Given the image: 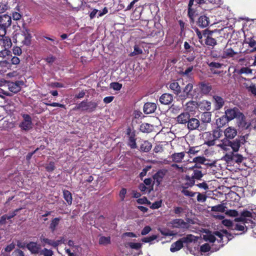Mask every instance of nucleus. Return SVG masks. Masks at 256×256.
Masks as SVG:
<instances>
[{
	"mask_svg": "<svg viewBox=\"0 0 256 256\" xmlns=\"http://www.w3.org/2000/svg\"><path fill=\"white\" fill-rule=\"evenodd\" d=\"M210 247L208 244L206 243L200 246V250L202 252H206L210 250Z\"/></svg>",
	"mask_w": 256,
	"mask_h": 256,
	"instance_id": "58",
	"label": "nucleus"
},
{
	"mask_svg": "<svg viewBox=\"0 0 256 256\" xmlns=\"http://www.w3.org/2000/svg\"><path fill=\"white\" fill-rule=\"evenodd\" d=\"M158 238V236L156 235H152V236L144 238L142 239V241L144 242H150L152 241L156 240Z\"/></svg>",
	"mask_w": 256,
	"mask_h": 256,
	"instance_id": "54",
	"label": "nucleus"
},
{
	"mask_svg": "<svg viewBox=\"0 0 256 256\" xmlns=\"http://www.w3.org/2000/svg\"><path fill=\"white\" fill-rule=\"evenodd\" d=\"M206 159L204 156H197L194 158V162L196 164H204Z\"/></svg>",
	"mask_w": 256,
	"mask_h": 256,
	"instance_id": "55",
	"label": "nucleus"
},
{
	"mask_svg": "<svg viewBox=\"0 0 256 256\" xmlns=\"http://www.w3.org/2000/svg\"><path fill=\"white\" fill-rule=\"evenodd\" d=\"M184 180L186 182H188L189 184V186H194L195 184V180L190 175H186L184 176Z\"/></svg>",
	"mask_w": 256,
	"mask_h": 256,
	"instance_id": "47",
	"label": "nucleus"
},
{
	"mask_svg": "<svg viewBox=\"0 0 256 256\" xmlns=\"http://www.w3.org/2000/svg\"><path fill=\"white\" fill-rule=\"evenodd\" d=\"M225 138L224 140H232L237 135L238 132L236 128L232 126H228L224 132Z\"/></svg>",
	"mask_w": 256,
	"mask_h": 256,
	"instance_id": "13",
	"label": "nucleus"
},
{
	"mask_svg": "<svg viewBox=\"0 0 256 256\" xmlns=\"http://www.w3.org/2000/svg\"><path fill=\"white\" fill-rule=\"evenodd\" d=\"M170 88L173 91V92L176 94L178 95L181 93V88L178 83L176 82H174L170 84Z\"/></svg>",
	"mask_w": 256,
	"mask_h": 256,
	"instance_id": "32",
	"label": "nucleus"
},
{
	"mask_svg": "<svg viewBox=\"0 0 256 256\" xmlns=\"http://www.w3.org/2000/svg\"><path fill=\"white\" fill-rule=\"evenodd\" d=\"M111 242L110 237V236H102L99 238L98 243L100 245H107L110 244Z\"/></svg>",
	"mask_w": 256,
	"mask_h": 256,
	"instance_id": "44",
	"label": "nucleus"
},
{
	"mask_svg": "<svg viewBox=\"0 0 256 256\" xmlns=\"http://www.w3.org/2000/svg\"><path fill=\"white\" fill-rule=\"evenodd\" d=\"M98 106V102L84 100L78 104L74 108V110H82L88 112H92L96 110Z\"/></svg>",
	"mask_w": 256,
	"mask_h": 256,
	"instance_id": "5",
	"label": "nucleus"
},
{
	"mask_svg": "<svg viewBox=\"0 0 256 256\" xmlns=\"http://www.w3.org/2000/svg\"><path fill=\"white\" fill-rule=\"evenodd\" d=\"M191 176L195 180H200L203 176L202 171L198 169H194Z\"/></svg>",
	"mask_w": 256,
	"mask_h": 256,
	"instance_id": "42",
	"label": "nucleus"
},
{
	"mask_svg": "<svg viewBox=\"0 0 256 256\" xmlns=\"http://www.w3.org/2000/svg\"><path fill=\"white\" fill-rule=\"evenodd\" d=\"M225 114L230 121L236 118L238 120V125L240 127L248 128L249 124H248L246 120L244 115L240 112L239 109L236 107L232 108H228L225 110Z\"/></svg>",
	"mask_w": 256,
	"mask_h": 256,
	"instance_id": "1",
	"label": "nucleus"
},
{
	"mask_svg": "<svg viewBox=\"0 0 256 256\" xmlns=\"http://www.w3.org/2000/svg\"><path fill=\"white\" fill-rule=\"evenodd\" d=\"M212 98L214 100L215 110H219L222 108L224 104V98L217 95H214Z\"/></svg>",
	"mask_w": 256,
	"mask_h": 256,
	"instance_id": "21",
	"label": "nucleus"
},
{
	"mask_svg": "<svg viewBox=\"0 0 256 256\" xmlns=\"http://www.w3.org/2000/svg\"><path fill=\"white\" fill-rule=\"evenodd\" d=\"M226 207L224 204H219L212 207L211 210L212 212H224L225 211Z\"/></svg>",
	"mask_w": 256,
	"mask_h": 256,
	"instance_id": "45",
	"label": "nucleus"
},
{
	"mask_svg": "<svg viewBox=\"0 0 256 256\" xmlns=\"http://www.w3.org/2000/svg\"><path fill=\"white\" fill-rule=\"evenodd\" d=\"M23 120L19 124L18 127L24 131L28 132L32 128V118L26 114H22Z\"/></svg>",
	"mask_w": 256,
	"mask_h": 256,
	"instance_id": "8",
	"label": "nucleus"
},
{
	"mask_svg": "<svg viewBox=\"0 0 256 256\" xmlns=\"http://www.w3.org/2000/svg\"><path fill=\"white\" fill-rule=\"evenodd\" d=\"M198 87L201 92L204 94H208L212 90V85L206 82H202L199 83Z\"/></svg>",
	"mask_w": 256,
	"mask_h": 256,
	"instance_id": "16",
	"label": "nucleus"
},
{
	"mask_svg": "<svg viewBox=\"0 0 256 256\" xmlns=\"http://www.w3.org/2000/svg\"><path fill=\"white\" fill-rule=\"evenodd\" d=\"M202 137L204 140V144L209 146H213L215 144L216 140L212 134L210 132H206L204 133Z\"/></svg>",
	"mask_w": 256,
	"mask_h": 256,
	"instance_id": "15",
	"label": "nucleus"
},
{
	"mask_svg": "<svg viewBox=\"0 0 256 256\" xmlns=\"http://www.w3.org/2000/svg\"><path fill=\"white\" fill-rule=\"evenodd\" d=\"M40 254L44 255V256H52L53 254V252L50 250L44 248Z\"/></svg>",
	"mask_w": 256,
	"mask_h": 256,
	"instance_id": "61",
	"label": "nucleus"
},
{
	"mask_svg": "<svg viewBox=\"0 0 256 256\" xmlns=\"http://www.w3.org/2000/svg\"><path fill=\"white\" fill-rule=\"evenodd\" d=\"M229 122L230 121L224 114V115H222V116L216 119V124L218 127L222 128L228 124Z\"/></svg>",
	"mask_w": 256,
	"mask_h": 256,
	"instance_id": "30",
	"label": "nucleus"
},
{
	"mask_svg": "<svg viewBox=\"0 0 256 256\" xmlns=\"http://www.w3.org/2000/svg\"><path fill=\"white\" fill-rule=\"evenodd\" d=\"M182 193L184 194L186 196H190V197H193L196 194H197L196 192H192L191 191H189L187 190H182L181 191Z\"/></svg>",
	"mask_w": 256,
	"mask_h": 256,
	"instance_id": "59",
	"label": "nucleus"
},
{
	"mask_svg": "<svg viewBox=\"0 0 256 256\" xmlns=\"http://www.w3.org/2000/svg\"><path fill=\"white\" fill-rule=\"evenodd\" d=\"M191 117L189 112H186L181 113L176 118V121L178 124H186L190 120V118Z\"/></svg>",
	"mask_w": 256,
	"mask_h": 256,
	"instance_id": "14",
	"label": "nucleus"
},
{
	"mask_svg": "<svg viewBox=\"0 0 256 256\" xmlns=\"http://www.w3.org/2000/svg\"><path fill=\"white\" fill-rule=\"evenodd\" d=\"M244 42L246 44H248L249 46L253 48L252 50V52L256 50V41L254 39V36H248V35H246L244 36Z\"/></svg>",
	"mask_w": 256,
	"mask_h": 256,
	"instance_id": "26",
	"label": "nucleus"
},
{
	"mask_svg": "<svg viewBox=\"0 0 256 256\" xmlns=\"http://www.w3.org/2000/svg\"><path fill=\"white\" fill-rule=\"evenodd\" d=\"M128 245L132 249L134 250H139L140 249L142 246V244L140 243H135V242H130L128 244Z\"/></svg>",
	"mask_w": 256,
	"mask_h": 256,
	"instance_id": "51",
	"label": "nucleus"
},
{
	"mask_svg": "<svg viewBox=\"0 0 256 256\" xmlns=\"http://www.w3.org/2000/svg\"><path fill=\"white\" fill-rule=\"evenodd\" d=\"M208 65L210 68V70L212 72L215 68H220L224 66L223 64H221L218 62H212L210 63H208Z\"/></svg>",
	"mask_w": 256,
	"mask_h": 256,
	"instance_id": "43",
	"label": "nucleus"
},
{
	"mask_svg": "<svg viewBox=\"0 0 256 256\" xmlns=\"http://www.w3.org/2000/svg\"><path fill=\"white\" fill-rule=\"evenodd\" d=\"M210 23L209 18L205 15L200 16L196 22L197 25L200 28L207 27L210 24Z\"/></svg>",
	"mask_w": 256,
	"mask_h": 256,
	"instance_id": "18",
	"label": "nucleus"
},
{
	"mask_svg": "<svg viewBox=\"0 0 256 256\" xmlns=\"http://www.w3.org/2000/svg\"><path fill=\"white\" fill-rule=\"evenodd\" d=\"M236 152H234V161L236 163H240L244 160V157L242 154H235Z\"/></svg>",
	"mask_w": 256,
	"mask_h": 256,
	"instance_id": "50",
	"label": "nucleus"
},
{
	"mask_svg": "<svg viewBox=\"0 0 256 256\" xmlns=\"http://www.w3.org/2000/svg\"><path fill=\"white\" fill-rule=\"evenodd\" d=\"M136 202L139 204H150V202L148 200L146 196L142 198H139L136 200Z\"/></svg>",
	"mask_w": 256,
	"mask_h": 256,
	"instance_id": "56",
	"label": "nucleus"
},
{
	"mask_svg": "<svg viewBox=\"0 0 256 256\" xmlns=\"http://www.w3.org/2000/svg\"><path fill=\"white\" fill-rule=\"evenodd\" d=\"M252 72V70L248 68V67H242L240 70H239L237 73L238 74H250Z\"/></svg>",
	"mask_w": 256,
	"mask_h": 256,
	"instance_id": "48",
	"label": "nucleus"
},
{
	"mask_svg": "<svg viewBox=\"0 0 256 256\" xmlns=\"http://www.w3.org/2000/svg\"><path fill=\"white\" fill-rule=\"evenodd\" d=\"M156 108V105L153 102H146L144 106V112L146 114H150L154 112Z\"/></svg>",
	"mask_w": 256,
	"mask_h": 256,
	"instance_id": "23",
	"label": "nucleus"
},
{
	"mask_svg": "<svg viewBox=\"0 0 256 256\" xmlns=\"http://www.w3.org/2000/svg\"><path fill=\"white\" fill-rule=\"evenodd\" d=\"M232 230H236L242 232L240 234H244L248 230V228L245 224L242 225L240 224H236L234 226L233 228H231Z\"/></svg>",
	"mask_w": 256,
	"mask_h": 256,
	"instance_id": "39",
	"label": "nucleus"
},
{
	"mask_svg": "<svg viewBox=\"0 0 256 256\" xmlns=\"http://www.w3.org/2000/svg\"><path fill=\"white\" fill-rule=\"evenodd\" d=\"M126 188H122L120 192L119 196L121 201H124L126 194Z\"/></svg>",
	"mask_w": 256,
	"mask_h": 256,
	"instance_id": "64",
	"label": "nucleus"
},
{
	"mask_svg": "<svg viewBox=\"0 0 256 256\" xmlns=\"http://www.w3.org/2000/svg\"><path fill=\"white\" fill-rule=\"evenodd\" d=\"M186 106L187 110L190 112H193L194 111L196 108L198 107V104L196 102L190 100L186 102Z\"/></svg>",
	"mask_w": 256,
	"mask_h": 256,
	"instance_id": "38",
	"label": "nucleus"
},
{
	"mask_svg": "<svg viewBox=\"0 0 256 256\" xmlns=\"http://www.w3.org/2000/svg\"><path fill=\"white\" fill-rule=\"evenodd\" d=\"M196 240L195 236L192 234H188L178 240L172 243L170 246V250L174 252L180 250L184 246V244H188Z\"/></svg>",
	"mask_w": 256,
	"mask_h": 256,
	"instance_id": "4",
	"label": "nucleus"
},
{
	"mask_svg": "<svg viewBox=\"0 0 256 256\" xmlns=\"http://www.w3.org/2000/svg\"><path fill=\"white\" fill-rule=\"evenodd\" d=\"M159 100L162 104L168 105L173 101V96L168 93L164 94L160 96Z\"/></svg>",
	"mask_w": 256,
	"mask_h": 256,
	"instance_id": "19",
	"label": "nucleus"
},
{
	"mask_svg": "<svg viewBox=\"0 0 256 256\" xmlns=\"http://www.w3.org/2000/svg\"><path fill=\"white\" fill-rule=\"evenodd\" d=\"M204 240L210 242H214L216 241V238L214 234H210L204 236Z\"/></svg>",
	"mask_w": 256,
	"mask_h": 256,
	"instance_id": "53",
	"label": "nucleus"
},
{
	"mask_svg": "<svg viewBox=\"0 0 256 256\" xmlns=\"http://www.w3.org/2000/svg\"><path fill=\"white\" fill-rule=\"evenodd\" d=\"M110 88L114 90H120L122 88V84L118 82H114L110 84Z\"/></svg>",
	"mask_w": 256,
	"mask_h": 256,
	"instance_id": "52",
	"label": "nucleus"
},
{
	"mask_svg": "<svg viewBox=\"0 0 256 256\" xmlns=\"http://www.w3.org/2000/svg\"><path fill=\"white\" fill-rule=\"evenodd\" d=\"M32 38L29 30L24 28L20 32L15 34L14 40L16 43H20L22 46H28L31 44Z\"/></svg>",
	"mask_w": 256,
	"mask_h": 256,
	"instance_id": "3",
	"label": "nucleus"
},
{
	"mask_svg": "<svg viewBox=\"0 0 256 256\" xmlns=\"http://www.w3.org/2000/svg\"><path fill=\"white\" fill-rule=\"evenodd\" d=\"M186 124L188 128L190 130H193L198 128L200 121L197 118L191 116Z\"/></svg>",
	"mask_w": 256,
	"mask_h": 256,
	"instance_id": "20",
	"label": "nucleus"
},
{
	"mask_svg": "<svg viewBox=\"0 0 256 256\" xmlns=\"http://www.w3.org/2000/svg\"><path fill=\"white\" fill-rule=\"evenodd\" d=\"M173 228H187L188 224L182 219H174L170 222Z\"/></svg>",
	"mask_w": 256,
	"mask_h": 256,
	"instance_id": "25",
	"label": "nucleus"
},
{
	"mask_svg": "<svg viewBox=\"0 0 256 256\" xmlns=\"http://www.w3.org/2000/svg\"><path fill=\"white\" fill-rule=\"evenodd\" d=\"M12 24L10 16L4 14L0 16V34H6L8 28Z\"/></svg>",
	"mask_w": 256,
	"mask_h": 256,
	"instance_id": "7",
	"label": "nucleus"
},
{
	"mask_svg": "<svg viewBox=\"0 0 256 256\" xmlns=\"http://www.w3.org/2000/svg\"><path fill=\"white\" fill-rule=\"evenodd\" d=\"M238 53L234 50L232 48L225 49L222 54V58H231L234 56Z\"/></svg>",
	"mask_w": 256,
	"mask_h": 256,
	"instance_id": "27",
	"label": "nucleus"
},
{
	"mask_svg": "<svg viewBox=\"0 0 256 256\" xmlns=\"http://www.w3.org/2000/svg\"><path fill=\"white\" fill-rule=\"evenodd\" d=\"M64 198L68 205H71L72 201V194L68 190H64L62 191Z\"/></svg>",
	"mask_w": 256,
	"mask_h": 256,
	"instance_id": "33",
	"label": "nucleus"
},
{
	"mask_svg": "<svg viewBox=\"0 0 256 256\" xmlns=\"http://www.w3.org/2000/svg\"><path fill=\"white\" fill-rule=\"evenodd\" d=\"M24 82L22 80H16L15 82H8V90L12 93H17L19 92L24 85Z\"/></svg>",
	"mask_w": 256,
	"mask_h": 256,
	"instance_id": "10",
	"label": "nucleus"
},
{
	"mask_svg": "<svg viewBox=\"0 0 256 256\" xmlns=\"http://www.w3.org/2000/svg\"><path fill=\"white\" fill-rule=\"evenodd\" d=\"M0 46L6 48H10L12 46L11 39L9 36H6V34H0Z\"/></svg>",
	"mask_w": 256,
	"mask_h": 256,
	"instance_id": "24",
	"label": "nucleus"
},
{
	"mask_svg": "<svg viewBox=\"0 0 256 256\" xmlns=\"http://www.w3.org/2000/svg\"><path fill=\"white\" fill-rule=\"evenodd\" d=\"M213 32L205 30L203 31V35L206 37L204 40V44L208 47H212V48L217 44L216 40L212 38V34Z\"/></svg>",
	"mask_w": 256,
	"mask_h": 256,
	"instance_id": "9",
	"label": "nucleus"
},
{
	"mask_svg": "<svg viewBox=\"0 0 256 256\" xmlns=\"http://www.w3.org/2000/svg\"><path fill=\"white\" fill-rule=\"evenodd\" d=\"M44 244H48L50 246H52L54 248L57 247L60 244V240H54L48 238H44L42 240Z\"/></svg>",
	"mask_w": 256,
	"mask_h": 256,
	"instance_id": "41",
	"label": "nucleus"
},
{
	"mask_svg": "<svg viewBox=\"0 0 256 256\" xmlns=\"http://www.w3.org/2000/svg\"><path fill=\"white\" fill-rule=\"evenodd\" d=\"M61 219L62 218L60 216L52 219L49 226V229L52 232L56 231Z\"/></svg>",
	"mask_w": 256,
	"mask_h": 256,
	"instance_id": "29",
	"label": "nucleus"
},
{
	"mask_svg": "<svg viewBox=\"0 0 256 256\" xmlns=\"http://www.w3.org/2000/svg\"><path fill=\"white\" fill-rule=\"evenodd\" d=\"M142 53V50L137 45L134 46V50L130 54V56H134Z\"/></svg>",
	"mask_w": 256,
	"mask_h": 256,
	"instance_id": "46",
	"label": "nucleus"
},
{
	"mask_svg": "<svg viewBox=\"0 0 256 256\" xmlns=\"http://www.w3.org/2000/svg\"><path fill=\"white\" fill-rule=\"evenodd\" d=\"M198 106L202 110H210L211 108V103L208 100L201 102Z\"/></svg>",
	"mask_w": 256,
	"mask_h": 256,
	"instance_id": "37",
	"label": "nucleus"
},
{
	"mask_svg": "<svg viewBox=\"0 0 256 256\" xmlns=\"http://www.w3.org/2000/svg\"><path fill=\"white\" fill-rule=\"evenodd\" d=\"M212 114L210 112H206L201 114L200 120L202 122L210 123L211 122Z\"/></svg>",
	"mask_w": 256,
	"mask_h": 256,
	"instance_id": "34",
	"label": "nucleus"
},
{
	"mask_svg": "<svg viewBox=\"0 0 256 256\" xmlns=\"http://www.w3.org/2000/svg\"><path fill=\"white\" fill-rule=\"evenodd\" d=\"M226 214L233 217H236L238 216V212L235 210H228L226 213Z\"/></svg>",
	"mask_w": 256,
	"mask_h": 256,
	"instance_id": "63",
	"label": "nucleus"
},
{
	"mask_svg": "<svg viewBox=\"0 0 256 256\" xmlns=\"http://www.w3.org/2000/svg\"><path fill=\"white\" fill-rule=\"evenodd\" d=\"M240 214L241 216L244 218L252 217V213L250 211L246 210H244L242 212H241Z\"/></svg>",
	"mask_w": 256,
	"mask_h": 256,
	"instance_id": "62",
	"label": "nucleus"
},
{
	"mask_svg": "<svg viewBox=\"0 0 256 256\" xmlns=\"http://www.w3.org/2000/svg\"><path fill=\"white\" fill-rule=\"evenodd\" d=\"M168 170L165 169L158 170L156 174L153 175L154 182L156 183V186H159L162 182L164 176H166Z\"/></svg>",
	"mask_w": 256,
	"mask_h": 256,
	"instance_id": "12",
	"label": "nucleus"
},
{
	"mask_svg": "<svg viewBox=\"0 0 256 256\" xmlns=\"http://www.w3.org/2000/svg\"><path fill=\"white\" fill-rule=\"evenodd\" d=\"M218 126V128L212 130V134L215 140H218L222 136L224 132Z\"/></svg>",
	"mask_w": 256,
	"mask_h": 256,
	"instance_id": "40",
	"label": "nucleus"
},
{
	"mask_svg": "<svg viewBox=\"0 0 256 256\" xmlns=\"http://www.w3.org/2000/svg\"><path fill=\"white\" fill-rule=\"evenodd\" d=\"M193 88V84L191 83H188L187 84L184 88L183 90V92L185 93H186L190 95V96H192V94L190 93L192 91Z\"/></svg>",
	"mask_w": 256,
	"mask_h": 256,
	"instance_id": "49",
	"label": "nucleus"
},
{
	"mask_svg": "<svg viewBox=\"0 0 256 256\" xmlns=\"http://www.w3.org/2000/svg\"><path fill=\"white\" fill-rule=\"evenodd\" d=\"M140 129L142 132L149 133L152 131V126L148 123H144L140 125Z\"/></svg>",
	"mask_w": 256,
	"mask_h": 256,
	"instance_id": "36",
	"label": "nucleus"
},
{
	"mask_svg": "<svg viewBox=\"0 0 256 256\" xmlns=\"http://www.w3.org/2000/svg\"><path fill=\"white\" fill-rule=\"evenodd\" d=\"M184 152H180L178 153H174L171 156V158L172 159V162L176 163H180L182 162V160L184 159Z\"/></svg>",
	"mask_w": 256,
	"mask_h": 256,
	"instance_id": "28",
	"label": "nucleus"
},
{
	"mask_svg": "<svg viewBox=\"0 0 256 256\" xmlns=\"http://www.w3.org/2000/svg\"><path fill=\"white\" fill-rule=\"evenodd\" d=\"M193 5L194 4L192 3V0H189L188 4V16L190 18V23L194 22L195 17L197 14L196 10L192 7Z\"/></svg>",
	"mask_w": 256,
	"mask_h": 256,
	"instance_id": "17",
	"label": "nucleus"
},
{
	"mask_svg": "<svg viewBox=\"0 0 256 256\" xmlns=\"http://www.w3.org/2000/svg\"><path fill=\"white\" fill-rule=\"evenodd\" d=\"M162 200L156 201L152 204L150 206V208L153 210L158 209L162 206Z\"/></svg>",
	"mask_w": 256,
	"mask_h": 256,
	"instance_id": "60",
	"label": "nucleus"
},
{
	"mask_svg": "<svg viewBox=\"0 0 256 256\" xmlns=\"http://www.w3.org/2000/svg\"><path fill=\"white\" fill-rule=\"evenodd\" d=\"M46 170L48 172H52L55 169V164L54 162H50L46 166Z\"/></svg>",
	"mask_w": 256,
	"mask_h": 256,
	"instance_id": "57",
	"label": "nucleus"
},
{
	"mask_svg": "<svg viewBox=\"0 0 256 256\" xmlns=\"http://www.w3.org/2000/svg\"><path fill=\"white\" fill-rule=\"evenodd\" d=\"M152 148V144L148 140H144L140 146V150L142 152H148Z\"/></svg>",
	"mask_w": 256,
	"mask_h": 256,
	"instance_id": "31",
	"label": "nucleus"
},
{
	"mask_svg": "<svg viewBox=\"0 0 256 256\" xmlns=\"http://www.w3.org/2000/svg\"><path fill=\"white\" fill-rule=\"evenodd\" d=\"M27 248L33 254L39 253L40 250V246L35 242H30L26 245Z\"/></svg>",
	"mask_w": 256,
	"mask_h": 256,
	"instance_id": "22",
	"label": "nucleus"
},
{
	"mask_svg": "<svg viewBox=\"0 0 256 256\" xmlns=\"http://www.w3.org/2000/svg\"><path fill=\"white\" fill-rule=\"evenodd\" d=\"M126 134L128 136V146L132 149H134L137 148L136 144V134L135 132L132 131L130 128L126 130Z\"/></svg>",
	"mask_w": 256,
	"mask_h": 256,
	"instance_id": "11",
	"label": "nucleus"
},
{
	"mask_svg": "<svg viewBox=\"0 0 256 256\" xmlns=\"http://www.w3.org/2000/svg\"><path fill=\"white\" fill-rule=\"evenodd\" d=\"M164 31L162 29L154 28L148 34V38L151 39L153 44H156L162 41L164 36Z\"/></svg>",
	"mask_w": 256,
	"mask_h": 256,
	"instance_id": "6",
	"label": "nucleus"
},
{
	"mask_svg": "<svg viewBox=\"0 0 256 256\" xmlns=\"http://www.w3.org/2000/svg\"><path fill=\"white\" fill-rule=\"evenodd\" d=\"M245 136H238L236 139L224 140L222 144L218 145L222 150L228 151L230 150V147L233 152H238L242 146L246 143Z\"/></svg>",
	"mask_w": 256,
	"mask_h": 256,
	"instance_id": "2",
	"label": "nucleus"
},
{
	"mask_svg": "<svg viewBox=\"0 0 256 256\" xmlns=\"http://www.w3.org/2000/svg\"><path fill=\"white\" fill-rule=\"evenodd\" d=\"M235 221L238 222H242L244 224H245L246 223L250 222L252 224V228H253L256 225V224L252 220L244 218L241 216V214H240V217L235 218Z\"/></svg>",
	"mask_w": 256,
	"mask_h": 256,
	"instance_id": "35",
	"label": "nucleus"
}]
</instances>
